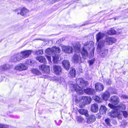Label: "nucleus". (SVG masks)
I'll return each mask as SVG.
<instances>
[{
  "label": "nucleus",
  "instance_id": "f257e3e1",
  "mask_svg": "<svg viewBox=\"0 0 128 128\" xmlns=\"http://www.w3.org/2000/svg\"><path fill=\"white\" fill-rule=\"evenodd\" d=\"M77 84H73V88L75 91L79 94L82 95L84 93L89 95H93L95 93L94 90L90 88H87L83 90V88H84L88 85V83L87 81H84L82 78H79L76 80Z\"/></svg>",
  "mask_w": 128,
  "mask_h": 128
},
{
  "label": "nucleus",
  "instance_id": "f03ea898",
  "mask_svg": "<svg viewBox=\"0 0 128 128\" xmlns=\"http://www.w3.org/2000/svg\"><path fill=\"white\" fill-rule=\"evenodd\" d=\"M75 102L78 104V106L80 108H83L87 104H90L92 102V98L90 97L82 96L78 98L76 96Z\"/></svg>",
  "mask_w": 128,
  "mask_h": 128
},
{
  "label": "nucleus",
  "instance_id": "7ed1b4c3",
  "mask_svg": "<svg viewBox=\"0 0 128 128\" xmlns=\"http://www.w3.org/2000/svg\"><path fill=\"white\" fill-rule=\"evenodd\" d=\"M118 97L116 96H111L110 100V102L111 103L108 104V106L110 108L115 110L117 108L116 105L118 104L119 102Z\"/></svg>",
  "mask_w": 128,
  "mask_h": 128
},
{
  "label": "nucleus",
  "instance_id": "20e7f679",
  "mask_svg": "<svg viewBox=\"0 0 128 128\" xmlns=\"http://www.w3.org/2000/svg\"><path fill=\"white\" fill-rule=\"evenodd\" d=\"M105 36V34L104 33H102L100 32H98L96 36V42H98L97 45V48L101 50L102 48L104 46V44L102 41H99L100 40L102 39Z\"/></svg>",
  "mask_w": 128,
  "mask_h": 128
},
{
  "label": "nucleus",
  "instance_id": "39448f33",
  "mask_svg": "<svg viewBox=\"0 0 128 128\" xmlns=\"http://www.w3.org/2000/svg\"><path fill=\"white\" fill-rule=\"evenodd\" d=\"M90 49L89 44L88 42L85 43L82 48L80 53L82 58L84 60L86 59L88 56V51Z\"/></svg>",
  "mask_w": 128,
  "mask_h": 128
},
{
  "label": "nucleus",
  "instance_id": "423d86ee",
  "mask_svg": "<svg viewBox=\"0 0 128 128\" xmlns=\"http://www.w3.org/2000/svg\"><path fill=\"white\" fill-rule=\"evenodd\" d=\"M14 11L16 13H17L18 14H20L21 16H24L29 12V10L25 7H23L17 9Z\"/></svg>",
  "mask_w": 128,
  "mask_h": 128
},
{
  "label": "nucleus",
  "instance_id": "0eeeda50",
  "mask_svg": "<svg viewBox=\"0 0 128 128\" xmlns=\"http://www.w3.org/2000/svg\"><path fill=\"white\" fill-rule=\"evenodd\" d=\"M116 42V39L113 37H106L104 40V42L107 45H112Z\"/></svg>",
  "mask_w": 128,
  "mask_h": 128
},
{
  "label": "nucleus",
  "instance_id": "6e6552de",
  "mask_svg": "<svg viewBox=\"0 0 128 128\" xmlns=\"http://www.w3.org/2000/svg\"><path fill=\"white\" fill-rule=\"evenodd\" d=\"M39 69L42 70L44 73H49L50 72V67L44 64H42L39 66Z\"/></svg>",
  "mask_w": 128,
  "mask_h": 128
},
{
  "label": "nucleus",
  "instance_id": "1a4fd4ad",
  "mask_svg": "<svg viewBox=\"0 0 128 128\" xmlns=\"http://www.w3.org/2000/svg\"><path fill=\"white\" fill-rule=\"evenodd\" d=\"M53 70L56 74L60 75L61 73L62 70L61 66L57 65H54L53 66Z\"/></svg>",
  "mask_w": 128,
  "mask_h": 128
},
{
  "label": "nucleus",
  "instance_id": "9d476101",
  "mask_svg": "<svg viewBox=\"0 0 128 128\" xmlns=\"http://www.w3.org/2000/svg\"><path fill=\"white\" fill-rule=\"evenodd\" d=\"M15 70L19 71H22L26 70L28 68L25 64L23 63H20L15 67Z\"/></svg>",
  "mask_w": 128,
  "mask_h": 128
},
{
  "label": "nucleus",
  "instance_id": "9b49d317",
  "mask_svg": "<svg viewBox=\"0 0 128 128\" xmlns=\"http://www.w3.org/2000/svg\"><path fill=\"white\" fill-rule=\"evenodd\" d=\"M94 87L95 90L98 92L102 91L104 88L103 84L99 82H97L95 84Z\"/></svg>",
  "mask_w": 128,
  "mask_h": 128
},
{
  "label": "nucleus",
  "instance_id": "f8f14e48",
  "mask_svg": "<svg viewBox=\"0 0 128 128\" xmlns=\"http://www.w3.org/2000/svg\"><path fill=\"white\" fill-rule=\"evenodd\" d=\"M47 51L49 52H50L52 53L56 52L60 53V50L58 47H56L55 46H53L52 48H48L46 50Z\"/></svg>",
  "mask_w": 128,
  "mask_h": 128
},
{
  "label": "nucleus",
  "instance_id": "ddd939ff",
  "mask_svg": "<svg viewBox=\"0 0 128 128\" xmlns=\"http://www.w3.org/2000/svg\"><path fill=\"white\" fill-rule=\"evenodd\" d=\"M62 50L65 53L67 54H70L73 52V48L71 46H64L62 48Z\"/></svg>",
  "mask_w": 128,
  "mask_h": 128
},
{
  "label": "nucleus",
  "instance_id": "4468645a",
  "mask_svg": "<svg viewBox=\"0 0 128 128\" xmlns=\"http://www.w3.org/2000/svg\"><path fill=\"white\" fill-rule=\"evenodd\" d=\"M110 96V93L108 91L106 90L101 95L102 99L105 101H108Z\"/></svg>",
  "mask_w": 128,
  "mask_h": 128
},
{
  "label": "nucleus",
  "instance_id": "2eb2a0df",
  "mask_svg": "<svg viewBox=\"0 0 128 128\" xmlns=\"http://www.w3.org/2000/svg\"><path fill=\"white\" fill-rule=\"evenodd\" d=\"M23 59L22 56L19 53H18L14 55L13 62H19Z\"/></svg>",
  "mask_w": 128,
  "mask_h": 128
},
{
  "label": "nucleus",
  "instance_id": "dca6fc26",
  "mask_svg": "<svg viewBox=\"0 0 128 128\" xmlns=\"http://www.w3.org/2000/svg\"><path fill=\"white\" fill-rule=\"evenodd\" d=\"M31 52L30 50H27L22 51L20 52V53L22 54L23 59H24L28 58Z\"/></svg>",
  "mask_w": 128,
  "mask_h": 128
},
{
  "label": "nucleus",
  "instance_id": "f3484780",
  "mask_svg": "<svg viewBox=\"0 0 128 128\" xmlns=\"http://www.w3.org/2000/svg\"><path fill=\"white\" fill-rule=\"evenodd\" d=\"M90 110L92 112L94 113L97 112L98 110V104L96 103H94L91 104Z\"/></svg>",
  "mask_w": 128,
  "mask_h": 128
},
{
  "label": "nucleus",
  "instance_id": "a211bd4d",
  "mask_svg": "<svg viewBox=\"0 0 128 128\" xmlns=\"http://www.w3.org/2000/svg\"><path fill=\"white\" fill-rule=\"evenodd\" d=\"M62 64L64 68L67 70H69L70 65V62L67 60H64L62 62Z\"/></svg>",
  "mask_w": 128,
  "mask_h": 128
},
{
  "label": "nucleus",
  "instance_id": "6ab92c4d",
  "mask_svg": "<svg viewBox=\"0 0 128 128\" xmlns=\"http://www.w3.org/2000/svg\"><path fill=\"white\" fill-rule=\"evenodd\" d=\"M87 118L86 122L88 124H91L94 122L96 120V117L93 114H91L88 116Z\"/></svg>",
  "mask_w": 128,
  "mask_h": 128
},
{
  "label": "nucleus",
  "instance_id": "aec40b11",
  "mask_svg": "<svg viewBox=\"0 0 128 128\" xmlns=\"http://www.w3.org/2000/svg\"><path fill=\"white\" fill-rule=\"evenodd\" d=\"M81 57L80 55L74 54L72 58V60L74 63H78L80 60H81Z\"/></svg>",
  "mask_w": 128,
  "mask_h": 128
},
{
  "label": "nucleus",
  "instance_id": "412c9836",
  "mask_svg": "<svg viewBox=\"0 0 128 128\" xmlns=\"http://www.w3.org/2000/svg\"><path fill=\"white\" fill-rule=\"evenodd\" d=\"M78 112L81 115H84L86 117H88L89 116L88 111L85 109H80L78 110Z\"/></svg>",
  "mask_w": 128,
  "mask_h": 128
},
{
  "label": "nucleus",
  "instance_id": "4be33fe9",
  "mask_svg": "<svg viewBox=\"0 0 128 128\" xmlns=\"http://www.w3.org/2000/svg\"><path fill=\"white\" fill-rule=\"evenodd\" d=\"M107 108L104 105H102L100 106V112L102 114H105Z\"/></svg>",
  "mask_w": 128,
  "mask_h": 128
},
{
  "label": "nucleus",
  "instance_id": "5701e85b",
  "mask_svg": "<svg viewBox=\"0 0 128 128\" xmlns=\"http://www.w3.org/2000/svg\"><path fill=\"white\" fill-rule=\"evenodd\" d=\"M36 59L40 62L43 63L44 64L46 63V61L45 58L42 56H40L36 58Z\"/></svg>",
  "mask_w": 128,
  "mask_h": 128
},
{
  "label": "nucleus",
  "instance_id": "b1692460",
  "mask_svg": "<svg viewBox=\"0 0 128 128\" xmlns=\"http://www.w3.org/2000/svg\"><path fill=\"white\" fill-rule=\"evenodd\" d=\"M59 55L56 54L53 56V61L54 64H58L59 61Z\"/></svg>",
  "mask_w": 128,
  "mask_h": 128
},
{
  "label": "nucleus",
  "instance_id": "393cba45",
  "mask_svg": "<svg viewBox=\"0 0 128 128\" xmlns=\"http://www.w3.org/2000/svg\"><path fill=\"white\" fill-rule=\"evenodd\" d=\"M69 74L71 77L72 78L75 77L76 75V71L75 68H72Z\"/></svg>",
  "mask_w": 128,
  "mask_h": 128
},
{
  "label": "nucleus",
  "instance_id": "a878e982",
  "mask_svg": "<svg viewBox=\"0 0 128 128\" xmlns=\"http://www.w3.org/2000/svg\"><path fill=\"white\" fill-rule=\"evenodd\" d=\"M116 34V32L114 29L112 28L108 31L107 32V34L110 35Z\"/></svg>",
  "mask_w": 128,
  "mask_h": 128
},
{
  "label": "nucleus",
  "instance_id": "bb28decb",
  "mask_svg": "<svg viewBox=\"0 0 128 128\" xmlns=\"http://www.w3.org/2000/svg\"><path fill=\"white\" fill-rule=\"evenodd\" d=\"M31 71L33 73L36 75H40L41 74V72L36 68H33L32 70Z\"/></svg>",
  "mask_w": 128,
  "mask_h": 128
},
{
  "label": "nucleus",
  "instance_id": "cd10ccee",
  "mask_svg": "<svg viewBox=\"0 0 128 128\" xmlns=\"http://www.w3.org/2000/svg\"><path fill=\"white\" fill-rule=\"evenodd\" d=\"M117 112V111L116 110H112L109 113V116L112 118H116Z\"/></svg>",
  "mask_w": 128,
  "mask_h": 128
},
{
  "label": "nucleus",
  "instance_id": "c85d7f7f",
  "mask_svg": "<svg viewBox=\"0 0 128 128\" xmlns=\"http://www.w3.org/2000/svg\"><path fill=\"white\" fill-rule=\"evenodd\" d=\"M94 100L96 101V102L98 103H100L102 102L101 99L99 96H94L93 97Z\"/></svg>",
  "mask_w": 128,
  "mask_h": 128
},
{
  "label": "nucleus",
  "instance_id": "c756f323",
  "mask_svg": "<svg viewBox=\"0 0 128 128\" xmlns=\"http://www.w3.org/2000/svg\"><path fill=\"white\" fill-rule=\"evenodd\" d=\"M10 66L6 64L0 66V68L2 70H4L9 69Z\"/></svg>",
  "mask_w": 128,
  "mask_h": 128
},
{
  "label": "nucleus",
  "instance_id": "7c9ffc66",
  "mask_svg": "<svg viewBox=\"0 0 128 128\" xmlns=\"http://www.w3.org/2000/svg\"><path fill=\"white\" fill-rule=\"evenodd\" d=\"M108 52V49H104L103 50V52L100 54V56L102 58H104L106 56Z\"/></svg>",
  "mask_w": 128,
  "mask_h": 128
},
{
  "label": "nucleus",
  "instance_id": "2f4dec72",
  "mask_svg": "<svg viewBox=\"0 0 128 128\" xmlns=\"http://www.w3.org/2000/svg\"><path fill=\"white\" fill-rule=\"evenodd\" d=\"M104 122L108 126H111L110 124V120L108 118H106L104 120Z\"/></svg>",
  "mask_w": 128,
  "mask_h": 128
},
{
  "label": "nucleus",
  "instance_id": "473e14b6",
  "mask_svg": "<svg viewBox=\"0 0 128 128\" xmlns=\"http://www.w3.org/2000/svg\"><path fill=\"white\" fill-rule=\"evenodd\" d=\"M76 119L79 122H82L84 120V119L83 118H82L81 116H78L76 117Z\"/></svg>",
  "mask_w": 128,
  "mask_h": 128
},
{
  "label": "nucleus",
  "instance_id": "72a5a7b5",
  "mask_svg": "<svg viewBox=\"0 0 128 128\" xmlns=\"http://www.w3.org/2000/svg\"><path fill=\"white\" fill-rule=\"evenodd\" d=\"M95 61L94 58H93L90 60H89L88 62L90 66L92 65L93 64Z\"/></svg>",
  "mask_w": 128,
  "mask_h": 128
},
{
  "label": "nucleus",
  "instance_id": "f704fd0d",
  "mask_svg": "<svg viewBox=\"0 0 128 128\" xmlns=\"http://www.w3.org/2000/svg\"><path fill=\"white\" fill-rule=\"evenodd\" d=\"M80 46L78 44H76L74 47V49L76 50H80Z\"/></svg>",
  "mask_w": 128,
  "mask_h": 128
},
{
  "label": "nucleus",
  "instance_id": "c9c22d12",
  "mask_svg": "<svg viewBox=\"0 0 128 128\" xmlns=\"http://www.w3.org/2000/svg\"><path fill=\"white\" fill-rule=\"evenodd\" d=\"M122 114L124 116L125 118H127L128 114L127 112L126 111H122Z\"/></svg>",
  "mask_w": 128,
  "mask_h": 128
},
{
  "label": "nucleus",
  "instance_id": "e433bc0d",
  "mask_svg": "<svg viewBox=\"0 0 128 128\" xmlns=\"http://www.w3.org/2000/svg\"><path fill=\"white\" fill-rule=\"evenodd\" d=\"M116 117H117L119 119H122V114H120V112H117L116 114Z\"/></svg>",
  "mask_w": 128,
  "mask_h": 128
},
{
  "label": "nucleus",
  "instance_id": "4c0bfd02",
  "mask_svg": "<svg viewBox=\"0 0 128 128\" xmlns=\"http://www.w3.org/2000/svg\"><path fill=\"white\" fill-rule=\"evenodd\" d=\"M127 124V122L126 120H124L122 122V126H126Z\"/></svg>",
  "mask_w": 128,
  "mask_h": 128
},
{
  "label": "nucleus",
  "instance_id": "58836bf2",
  "mask_svg": "<svg viewBox=\"0 0 128 128\" xmlns=\"http://www.w3.org/2000/svg\"><path fill=\"white\" fill-rule=\"evenodd\" d=\"M5 128V125L0 124V128Z\"/></svg>",
  "mask_w": 128,
  "mask_h": 128
},
{
  "label": "nucleus",
  "instance_id": "ea45409f",
  "mask_svg": "<svg viewBox=\"0 0 128 128\" xmlns=\"http://www.w3.org/2000/svg\"><path fill=\"white\" fill-rule=\"evenodd\" d=\"M95 50V48H94L92 50V51L93 54H94Z\"/></svg>",
  "mask_w": 128,
  "mask_h": 128
},
{
  "label": "nucleus",
  "instance_id": "a19ab883",
  "mask_svg": "<svg viewBox=\"0 0 128 128\" xmlns=\"http://www.w3.org/2000/svg\"><path fill=\"white\" fill-rule=\"evenodd\" d=\"M123 98H128V97L126 95H124L123 96Z\"/></svg>",
  "mask_w": 128,
  "mask_h": 128
},
{
  "label": "nucleus",
  "instance_id": "79ce46f5",
  "mask_svg": "<svg viewBox=\"0 0 128 128\" xmlns=\"http://www.w3.org/2000/svg\"><path fill=\"white\" fill-rule=\"evenodd\" d=\"M47 58H48V60H50L51 58H50V57L49 56H47Z\"/></svg>",
  "mask_w": 128,
  "mask_h": 128
},
{
  "label": "nucleus",
  "instance_id": "37998d69",
  "mask_svg": "<svg viewBox=\"0 0 128 128\" xmlns=\"http://www.w3.org/2000/svg\"><path fill=\"white\" fill-rule=\"evenodd\" d=\"M33 0H26V1L28 2H31Z\"/></svg>",
  "mask_w": 128,
  "mask_h": 128
},
{
  "label": "nucleus",
  "instance_id": "c03bdc74",
  "mask_svg": "<svg viewBox=\"0 0 128 128\" xmlns=\"http://www.w3.org/2000/svg\"><path fill=\"white\" fill-rule=\"evenodd\" d=\"M59 122H60V124H57V125H60V124L61 123V121H59Z\"/></svg>",
  "mask_w": 128,
  "mask_h": 128
},
{
  "label": "nucleus",
  "instance_id": "a18cd8bd",
  "mask_svg": "<svg viewBox=\"0 0 128 128\" xmlns=\"http://www.w3.org/2000/svg\"><path fill=\"white\" fill-rule=\"evenodd\" d=\"M125 71H124V72H123V74H125Z\"/></svg>",
  "mask_w": 128,
  "mask_h": 128
},
{
  "label": "nucleus",
  "instance_id": "49530a36",
  "mask_svg": "<svg viewBox=\"0 0 128 128\" xmlns=\"http://www.w3.org/2000/svg\"><path fill=\"white\" fill-rule=\"evenodd\" d=\"M40 51H42V54L43 53V51L42 50H40Z\"/></svg>",
  "mask_w": 128,
  "mask_h": 128
}]
</instances>
